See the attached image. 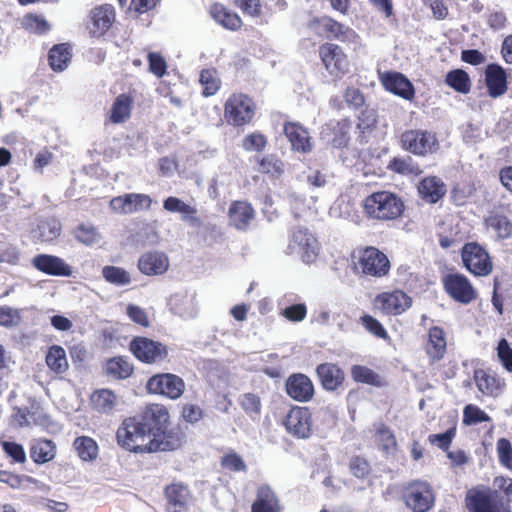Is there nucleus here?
I'll return each mask as SVG.
<instances>
[{"instance_id":"1","label":"nucleus","mask_w":512,"mask_h":512,"mask_svg":"<svg viewBox=\"0 0 512 512\" xmlns=\"http://www.w3.org/2000/svg\"><path fill=\"white\" fill-rule=\"evenodd\" d=\"M169 414L160 405H151L139 417L124 420L118 428V444L133 452L171 451L181 445L179 431L167 430Z\"/></svg>"},{"instance_id":"2","label":"nucleus","mask_w":512,"mask_h":512,"mask_svg":"<svg viewBox=\"0 0 512 512\" xmlns=\"http://www.w3.org/2000/svg\"><path fill=\"white\" fill-rule=\"evenodd\" d=\"M405 208L400 196L391 191H377L364 200V210L371 218L393 220L401 216Z\"/></svg>"},{"instance_id":"3","label":"nucleus","mask_w":512,"mask_h":512,"mask_svg":"<svg viewBox=\"0 0 512 512\" xmlns=\"http://www.w3.org/2000/svg\"><path fill=\"white\" fill-rule=\"evenodd\" d=\"M400 142L405 151L417 156L435 153L439 148V142L435 134L427 130H406L401 134Z\"/></svg>"},{"instance_id":"4","label":"nucleus","mask_w":512,"mask_h":512,"mask_svg":"<svg viewBox=\"0 0 512 512\" xmlns=\"http://www.w3.org/2000/svg\"><path fill=\"white\" fill-rule=\"evenodd\" d=\"M319 246L315 236L303 226L292 230L287 247L289 254H300L303 262L311 263L318 254Z\"/></svg>"},{"instance_id":"5","label":"nucleus","mask_w":512,"mask_h":512,"mask_svg":"<svg viewBox=\"0 0 512 512\" xmlns=\"http://www.w3.org/2000/svg\"><path fill=\"white\" fill-rule=\"evenodd\" d=\"M465 268L475 276H487L492 272L493 263L488 252L478 243H466L461 251Z\"/></svg>"},{"instance_id":"6","label":"nucleus","mask_w":512,"mask_h":512,"mask_svg":"<svg viewBox=\"0 0 512 512\" xmlns=\"http://www.w3.org/2000/svg\"><path fill=\"white\" fill-rule=\"evenodd\" d=\"M466 504L470 512H511L498 491L490 489L468 491Z\"/></svg>"},{"instance_id":"7","label":"nucleus","mask_w":512,"mask_h":512,"mask_svg":"<svg viewBox=\"0 0 512 512\" xmlns=\"http://www.w3.org/2000/svg\"><path fill=\"white\" fill-rule=\"evenodd\" d=\"M254 116L252 100L243 94L232 95L225 104V117L229 124L241 126L249 123Z\"/></svg>"},{"instance_id":"8","label":"nucleus","mask_w":512,"mask_h":512,"mask_svg":"<svg viewBox=\"0 0 512 512\" xmlns=\"http://www.w3.org/2000/svg\"><path fill=\"white\" fill-rule=\"evenodd\" d=\"M404 500L413 512H427L434 503L432 488L426 482L410 483L404 491Z\"/></svg>"},{"instance_id":"9","label":"nucleus","mask_w":512,"mask_h":512,"mask_svg":"<svg viewBox=\"0 0 512 512\" xmlns=\"http://www.w3.org/2000/svg\"><path fill=\"white\" fill-rule=\"evenodd\" d=\"M443 286L447 294L458 303L469 304L476 299L475 289L462 274H447L443 277Z\"/></svg>"},{"instance_id":"10","label":"nucleus","mask_w":512,"mask_h":512,"mask_svg":"<svg viewBox=\"0 0 512 512\" xmlns=\"http://www.w3.org/2000/svg\"><path fill=\"white\" fill-rule=\"evenodd\" d=\"M130 350L135 357L145 363H158L167 357V349L162 343L146 337H136L131 341Z\"/></svg>"},{"instance_id":"11","label":"nucleus","mask_w":512,"mask_h":512,"mask_svg":"<svg viewBox=\"0 0 512 512\" xmlns=\"http://www.w3.org/2000/svg\"><path fill=\"white\" fill-rule=\"evenodd\" d=\"M182 378L175 374L165 373L152 376L147 382L150 393L165 395L171 399L179 398L184 392Z\"/></svg>"},{"instance_id":"12","label":"nucleus","mask_w":512,"mask_h":512,"mask_svg":"<svg viewBox=\"0 0 512 512\" xmlns=\"http://www.w3.org/2000/svg\"><path fill=\"white\" fill-rule=\"evenodd\" d=\"M284 426L288 433L299 438L307 439L312 434L311 412L307 407H294L287 414Z\"/></svg>"},{"instance_id":"13","label":"nucleus","mask_w":512,"mask_h":512,"mask_svg":"<svg viewBox=\"0 0 512 512\" xmlns=\"http://www.w3.org/2000/svg\"><path fill=\"white\" fill-rule=\"evenodd\" d=\"M375 305L387 315H400L412 305V299L405 292L394 290L379 294Z\"/></svg>"},{"instance_id":"14","label":"nucleus","mask_w":512,"mask_h":512,"mask_svg":"<svg viewBox=\"0 0 512 512\" xmlns=\"http://www.w3.org/2000/svg\"><path fill=\"white\" fill-rule=\"evenodd\" d=\"M320 58L331 75L338 76L347 70V59L342 49L333 43H324L319 47Z\"/></svg>"},{"instance_id":"15","label":"nucleus","mask_w":512,"mask_h":512,"mask_svg":"<svg viewBox=\"0 0 512 512\" xmlns=\"http://www.w3.org/2000/svg\"><path fill=\"white\" fill-rule=\"evenodd\" d=\"M360 265L363 273L376 277L386 275L390 268L386 255L374 247L364 250L360 258Z\"/></svg>"},{"instance_id":"16","label":"nucleus","mask_w":512,"mask_h":512,"mask_svg":"<svg viewBox=\"0 0 512 512\" xmlns=\"http://www.w3.org/2000/svg\"><path fill=\"white\" fill-rule=\"evenodd\" d=\"M31 263L35 269L47 275L69 277L72 274L70 265L55 255L38 254Z\"/></svg>"},{"instance_id":"17","label":"nucleus","mask_w":512,"mask_h":512,"mask_svg":"<svg viewBox=\"0 0 512 512\" xmlns=\"http://www.w3.org/2000/svg\"><path fill=\"white\" fill-rule=\"evenodd\" d=\"M114 18L115 12L111 5L94 8L90 13L87 29L93 37H100L111 27Z\"/></svg>"},{"instance_id":"18","label":"nucleus","mask_w":512,"mask_h":512,"mask_svg":"<svg viewBox=\"0 0 512 512\" xmlns=\"http://www.w3.org/2000/svg\"><path fill=\"white\" fill-rule=\"evenodd\" d=\"M382 85L386 90L406 100L414 97L415 90L410 80L399 72H386L381 76Z\"/></svg>"},{"instance_id":"19","label":"nucleus","mask_w":512,"mask_h":512,"mask_svg":"<svg viewBox=\"0 0 512 512\" xmlns=\"http://www.w3.org/2000/svg\"><path fill=\"white\" fill-rule=\"evenodd\" d=\"M312 24H317L318 27L327 34L328 38L336 39L341 42H353L357 37L353 29L328 16L314 19Z\"/></svg>"},{"instance_id":"20","label":"nucleus","mask_w":512,"mask_h":512,"mask_svg":"<svg viewBox=\"0 0 512 512\" xmlns=\"http://www.w3.org/2000/svg\"><path fill=\"white\" fill-rule=\"evenodd\" d=\"M138 268L145 275H161L169 268L167 255L160 251H151L142 254L138 260Z\"/></svg>"},{"instance_id":"21","label":"nucleus","mask_w":512,"mask_h":512,"mask_svg":"<svg viewBox=\"0 0 512 512\" xmlns=\"http://www.w3.org/2000/svg\"><path fill=\"white\" fill-rule=\"evenodd\" d=\"M287 394L296 401L306 402L314 394L311 380L304 374H294L286 382Z\"/></svg>"},{"instance_id":"22","label":"nucleus","mask_w":512,"mask_h":512,"mask_svg":"<svg viewBox=\"0 0 512 512\" xmlns=\"http://www.w3.org/2000/svg\"><path fill=\"white\" fill-rule=\"evenodd\" d=\"M485 82L488 94L492 98L500 97L507 91V76L505 70L498 64H489L486 67Z\"/></svg>"},{"instance_id":"23","label":"nucleus","mask_w":512,"mask_h":512,"mask_svg":"<svg viewBox=\"0 0 512 512\" xmlns=\"http://www.w3.org/2000/svg\"><path fill=\"white\" fill-rule=\"evenodd\" d=\"M168 512H187L190 493L183 484H172L165 489Z\"/></svg>"},{"instance_id":"24","label":"nucleus","mask_w":512,"mask_h":512,"mask_svg":"<svg viewBox=\"0 0 512 512\" xmlns=\"http://www.w3.org/2000/svg\"><path fill=\"white\" fill-rule=\"evenodd\" d=\"M163 208L171 213H180L182 215V220L188 222L191 226L198 227L201 225V220L196 215L197 209L184 203L177 197L170 196L166 198L163 202Z\"/></svg>"},{"instance_id":"25","label":"nucleus","mask_w":512,"mask_h":512,"mask_svg":"<svg viewBox=\"0 0 512 512\" xmlns=\"http://www.w3.org/2000/svg\"><path fill=\"white\" fill-rule=\"evenodd\" d=\"M316 372L322 387L328 391L336 390L344 380L343 371L333 363L320 364Z\"/></svg>"},{"instance_id":"26","label":"nucleus","mask_w":512,"mask_h":512,"mask_svg":"<svg viewBox=\"0 0 512 512\" xmlns=\"http://www.w3.org/2000/svg\"><path fill=\"white\" fill-rule=\"evenodd\" d=\"M254 218L253 207L245 201H236L229 208V220L238 230H245Z\"/></svg>"},{"instance_id":"27","label":"nucleus","mask_w":512,"mask_h":512,"mask_svg":"<svg viewBox=\"0 0 512 512\" xmlns=\"http://www.w3.org/2000/svg\"><path fill=\"white\" fill-rule=\"evenodd\" d=\"M252 512H281V505L274 491L267 485L259 487Z\"/></svg>"},{"instance_id":"28","label":"nucleus","mask_w":512,"mask_h":512,"mask_svg":"<svg viewBox=\"0 0 512 512\" xmlns=\"http://www.w3.org/2000/svg\"><path fill=\"white\" fill-rule=\"evenodd\" d=\"M284 133L289 139L293 150L302 153L310 151V138L308 131L304 127L296 123H287L284 126Z\"/></svg>"},{"instance_id":"29","label":"nucleus","mask_w":512,"mask_h":512,"mask_svg":"<svg viewBox=\"0 0 512 512\" xmlns=\"http://www.w3.org/2000/svg\"><path fill=\"white\" fill-rule=\"evenodd\" d=\"M422 198L430 203H436L446 193V186L443 181L435 176L424 178L418 187Z\"/></svg>"},{"instance_id":"30","label":"nucleus","mask_w":512,"mask_h":512,"mask_svg":"<svg viewBox=\"0 0 512 512\" xmlns=\"http://www.w3.org/2000/svg\"><path fill=\"white\" fill-rule=\"evenodd\" d=\"M56 455V445L47 439L34 440L30 447V457L36 464H44Z\"/></svg>"},{"instance_id":"31","label":"nucleus","mask_w":512,"mask_h":512,"mask_svg":"<svg viewBox=\"0 0 512 512\" xmlns=\"http://www.w3.org/2000/svg\"><path fill=\"white\" fill-rule=\"evenodd\" d=\"M72 53L68 44L54 45L48 54V61L51 69L56 72H62L71 61Z\"/></svg>"},{"instance_id":"32","label":"nucleus","mask_w":512,"mask_h":512,"mask_svg":"<svg viewBox=\"0 0 512 512\" xmlns=\"http://www.w3.org/2000/svg\"><path fill=\"white\" fill-rule=\"evenodd\" d=\"M474 380L478 389L483 394L490 396L498 395L504 385L500 379L484 370H476L474 372Z\"/></svg>"},{"instance_id":"33","label":"nucleus","mask_w":512,"mask_h":512,"mask_svg":"<svg viewBox=\"0 0 512 512\" xmlns=\"http://www.w3.org/2000/svg\"><path fill=\"white\" fill-rule=\"evenodd\" d=\"M210 14L217 23L226 29L237 30L241 27L242 21L238 14L226 9L221 4H214L211 7Z\"/></svg>"},{"instance_id":"34","label":"nucleus","mask_w":512,"mask_h":512,"mask_svg":"<svg viewBox=\"0 0 512 512\" xmlns=\"http://www.w3.org/2000/svg\"><path fill=\"white\" fill-rule=\"evenodd\" d=\"M446 351V341L444 332L441 328L435 326L429 330V343L427 353L433 360H440Z\"/></svg>"},{"instance_id":"35","label":"nucleus","mask_w":512,"mask_h":512,"mask_svg":"<svg viewBox=\"0 0 512 512\" xmlns=\"http://www.w3.org/2000/svg\"><path fill=\"white\" fill-rule=\"evenodd\" d=\"M91 402L96 410L102 413H110L117 404V396L109 389H100L93 393Z\"/></svg>"},{"instance_id":"36","label":"nucleus","mask_w":512,"mask_h":512,"mask_svg":"<svg viewBox=\"0 0 512 512\" xmlns=\"http://www.w3.org/2000/svg\"><path fill=\"white\" fill-rule=\"evenodd\" d=\"M73 447L83 461H92L98 456V445L91 437H77L73 442Z\"/></svg>"},{"instance_id":"37","label":"nucleus","mask_w":512,"mask_h":512,"mask_svg":"<svg viewBox=\"0 0 512 512\" xmlns=\"http://www.w3.org/2000/svg\"><path fill=\"white\" fill-rule=\"evenodd\" d=\"M105 371L114 379H126L133 372V366L123 357H114L106 362Z\"/></svg>"},{"instance_id":"38","label":"nucleus","mask_w":512,"mask_h":512,"mask_svg":"<svg viewBox=\"0 0 512 512\" xmlns=\"http://www.w3.org/2000/svg\"><path fill=\"white\" fill-rule=\"evenodd\" d=\"M46 363L55 373H64L68 369L65 350L61 346H52L46 355Z\"/></svg>"},{"instance_id":"39","label":"nucleus","mask_w":512,"mask_h":512,"mask_svg":"<svg viewBox=\"0 0 512 512\" xmlns=\"http://www.w3.org/2000/svg\"><path fill=\"white\" fill-rule=\"evenodd\" d=\"M103 278L115 286H127L132 282L130 273L122 267L107 265L102 268Z\"/></svg>"},{"instance_id":"40","label":"nucleus","mask_w":512,"mask_h":512,"mask_svg":"<svg viewBox=\"0 0 512 512\" xmlns=\"http://www.w3.org/2000/svg\"><path fill=\"white\" fill-rule=\"evenodd\" d=\"M36 237L42 242H51L61 233V223L55 218L46 219L38 224Z\"/></svg>"},{"instance_id":"41","label":"nucleus","mask_w":512,"mask_h":512,"mask_svg":"<svg viewBox=\"0 0 512 512\" xmlns=\"http://www.w3.org/2000/svg\"><path fill=\"white\" fill-rule=\"evenodd\" d=\"M445 81L448 86L459 93L467 94L470 91L471 81L469 75L461 69L448 72Z\"/></svg>"},{"instance_id":"42","label":"nucleus","mask_w":512,"mask_h":512,"mask_svg":"<svg viewBox=\"0 0 512 512\" xmlns=\"http://www.w3.org/2000/svg\"><path fill=\"white\" fill-rule=\"evenodd\" d=\"M486 224L494 230L499 239H507L512 235V222L504 215H491L486 219Z\"/></svg>"},{"instance_id":"43","label":"nucleus","mask_w":512,"mask_h":512,"mask_svg":"<svg viewBox=\"0 0 512 512\" xmlns=\"http://www.w3.org/2000/svg\"><path fill=\"white\" fill-rule=\"evenodd\" d=\"M375 441L378 448L388 455L394 453L396 450L397 444L395 436L392 431L383 424L377 429Z\"/></svg>"},{"instance_id":"44","label":"nucleus","mask_w":512,"mask_h":512,"mask_svg":"<svg viewBox=\"0 0 512 512\" xmlns=\"http://www.w3.org/2000/svg\"><path fill=\"white\" fill-rule=\"evenodd\" d=\"M388 169L402 175H417L421 173V170L419 169L418 165L414 163L413 159L410 156L403 158L394 157L389 162Z\"/></svg>"},{"instance_id":"45","label":"nucleus","mask_w":512,"mask_h":512,"mask_svg":"<svg viewBox=\"0 0 512 512\" xmlns=\"http://www.w3.org/2000/svg\"><path fill=\"white\" fill-rule=\"evenodd\" d=\"M131 101L128 96L122 94L116 98L111 109V120L114 123L125 121L130 115Z\"/></svg>"},{"instance_id":"46","label":"nucleus","mask_w":512,"mask_h":512,"mask_svg":"<svg viewBox=\"0 0 512 512\" xmlns=\"http://www.w3.org/2000/svg\"><path fill=\"white\" fill-rule=\"evenodd\" d=\"M490 416L478 406L468 404L463 410V424L467 426L476 425L482 422H489Z\"/></svg>"},{"instance_id":"47","label":"nucleus","mask_w":512,"mask_h":512,"mask_svg":"<svg viewBox=\"0 0 512 512\" xmlns=\"http://www.w3.org/2000/svg\"><path fill=\"white\" fill-rule=\"evenodd\" d=\"M352 378L356 382L370 384V385H379L380 384V376L376 374L373 370L368 367L355 365L351 368Z\"/></svg>"},{"instance_id":"48","label":"nucleus","mask_w":512,"mask_h":512,"mask_svg":"<svg viewBox=\"0 0 512 512\" xmlns=\"http://www.w3.org/2000/svg\"><path fill=\"white\" fill-rule=\"evenodd\" d=\"M240 405L251 419H256L261 413L260 397L253 393L243 394L240 398Z\"/></svg>"},{"instance_id":"49","label":"nucleus","mask_w":512,"mask_h":512,"mask_svg":"<svg viewBox=\"0 0 512 512\" xmlns=\"http://www.w3.org/2000/svg\"><path fill=\"white\" fill-rule=\"evenodd\" d=\"M496 451L500 464L512 471V444L506 438L498 439L496 443Z\"/></svg>"},{"instance_id":"50","label":"nucleus","mask_w":512,"mask_h":512,"mask_svg":"<svg viewBox=\"0 0 512 512\" xmlns=\"http://www.w3.org/2000/svg\"><path fill=\"white\" fill-rule=\"evenodd\" d=\"M22 25L26 30L43 34L50 30L49 23L41 16L28 14L23 18Z\"/></svg>"},{"instance_id":"51","label":"nucleus","mask_w":512,"mask_h":512,"mask_svg":"<svg viewBox=\"0 0 512 512\" xmlns=\"http://www.w3.org/2000/svg\"><path fill=\"white\" fill-rule=\"evenodd\" d=\"M74 235L79 242L85 245L97 244L100 240V236L96 228L92 225L81 224L75 230Z\"/></svg>"},{"instance_id":"52","label":"nucleus","mask_w":512,"mask_h":512,"mask_svg":"<svg viewBox=\"0 0 512 512\" xmlns=\"http://www.w3.org/2000/svg\"><path fill=\"white\" fill-rule=\"evenodd\" d=\"M200 83L204 87V95L210 96L216 93L219 88L218 80L215 77V71L205 69L200 73Z\"/></svg>"},{"instance_id":"53","label":"nucleus","mask_w":512,"mask_h":512,"mask_svg":"<svg viewBox=\"0 0 512 512\" xmlns=\"http://www.w3.org/2000/svg\"><path fill=\"white\" fill-rule=\"evenodd\" d=\"M221 465L223 468L233 472H246L247 465L244 460L236 453H229L222 457Z\"/></svg>"},{"instance_id":"54","label":"nucleus","mask_w":512,"mask_h":512,"mask_svg":"<svg viewBox=\"0 0 512 512\" xmlns=\"http://www.w3.org/2000/svg\"><path fill=\"white\" fill-rule=\"evenodd\" d=\"M1 446L4 452L17 463L26 461V452L21 444L11 441H2Z\"/></svg>"},{"instance_id":"55","label":"nucleus","mask_w":512,"mask_h":512,"mask_svg":"<svg viewBox=\"0 0 512 512\" xmlns=\"http://www.w3.org/2000/svg\"><path fill=\"white\" fill-rule=\"evenodd\" d=\"M361 323L365 329L374 336L382 339H386L388 337V333L383 325L374 317L370 315H364L361 317Z\"/></svg>"},{"instance_id":"56","label":"nucleus","mask_w":512,"mask_h":512,"mask_svg":"<svg viewBox=\"0 0 512 512\" xmlns=\"http://www.w3.org/2000/svg\"><path fill=\"white\" fill-rule=\"evenodd\" d=\"M280 314L291 322H301L307 315V308L303 303L293 304L283 309Z\"/></svg>"},{"instance_id":"57","label":"nucleus","mask_w":512,"mask_h":512,"mask_svg":"<svg viewBox=\"0 0 512 512\" xmlns=\"http://www.w3.org/2000/svg\"><path fill=\"white\" fill-rule=\"evenodd\" d=\"M20 321V311L9 306H0V325L12 327L18 325Z\"/></svg>"},{"instance_id":"58","label":"nucleus","mask_w":512,"mask_h":512,"mask_svg":"<svg viewBox=\"0 0 512 512\" xmlns=\"http://www.w3.org/2000/svg\"><path fill=\"white\" fill-rule=\"evenodd\" d=\"M498 358L504 368L512 372V348L506 339H501L497 347Z\"/></svg>"},{"instance_id":"59","label":"nucleus","mask_w":512,"mask_h":512,"mask_svg":"<svg viewBox=\"0 0 512 512\" xmlns=\"http://www.w3.org/2000/svg\"><path fill=\"white\" fill-rule=\"evenodd\" d=\"M351 473L357 478H364L370 472L369 463L359 456L353 457L349 465Z\"/></svg>"},{"instance_id":"60","label":"nucleus","mask_w":512,"mask_h":512,"mask_svg":"<svg viewBox=\"0 0 512 512\" xmlns=\"http://www.w3.org/2000/svg\"><path fill=\"white\" fill-rule=\"evenodd\" d=\"M110 207L115 212H119V213H123V214L133 213V208H131V201H130L129 194L114 197L110 201Z\"/></svg>"},{"instance_id":"61","label":"nucleus","mask_w":512,"mask_h":512,"mask_svg":"<svg viewBox=\"0 0 512 512\" xmlns=\"http://www.w3.org/2000/svg\"><path fill=\"white\" fill-rule=\"evenodd\" d=\"M266 145V138L262 134H249L243 141V147L247 151H261Z\"/></svg>"},{"instance_id":"62","label":"nucleus","mask_w":512,"mask_h":512,"mask_svg":"<svg viewBox=\"0 0 512 512\" xmlns=\"http://www.w3.org/2000/svg\"><path fill=\"white\" fill-rule=\"evenodd\" d=\"M150 71L158 77H162L166 73V61L157 53L148 54Z\"/></svg>"},{"instance_id":"63","label":"nucleus","mask_w":512,"mask_h":512,"mask_svg":"<svg viewBox=\"0 0 512 512\" xmlns=\"http://www.w3.org/2000/svg\"><path fill=\"white\" fill-rule=\"evenodd\" d=\"M127 314L133 322L143 327H147L149 325V321L145 311L139 306L133 304L128 305Z\"/></svg>"},{"instance_id":"64","label":"nucleus","mask_w":512,"mask_h":512,"mask_svg":"<svg viewBox=\"0 0 512 512\" xmlns=\"http://www.w3.org/2000/svg\"><path fill=\"white\" fill-rule=\"evenodd\" d=\"M454 436L455 431L453 429H449L444 433L431 435L430 441L435 443L441 450L446 451L451 445Z\"/></svg>"}]
</instances>
